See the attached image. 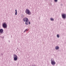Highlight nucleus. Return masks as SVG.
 Masks as SVG:
<instances>
[{
	"mask_svg": "<svg viewBox=\"0 0 66 66\" xmlns=\"http://www.w3.org/2000/svg\"><path fill=\"white\" fill-rule=\"evenodd\" d=\"M23 21L26 22L25 23L26 25H28V24H29V23L28 22L29 19H28V18H25L23 19Z\"/></svg>",
	"mask_w": 66,
	"mask_h": 66,
	"instance_id": "1",
	"label": "nucleus"
},
{
	"mask_svg": "<svg viewBox=\"0 0 66 66\" xmlns=\"http://www.w3.org/2000/svg\"><path fill=\"white\" fill-rule=\"evenodd\" d=\"M25 13L28 15H31V11L28 9H26L25 11Z\"/></svg>",
	"mask_w": 66,
	"mask_h": 66,
	"instance_id": "2",
	"label": "nucleus"
},
{
	"mask_svg": "<svg viewBox=\"0 0 66 66\" xmlns=\"http://www.w3.org/2000/svg\"><path fill=\"white\" fill-rule=\"evenodd\" d=\"M13 58L14 61H16L17 60V58H18V57L16 55H14Z\"/></svg>",
	"mask_w": 66,
	"mask_h": 66,
	"instance_id": "3",
	"label": "nucleus"
},
{
	"mask_svg": "<svg viewBox=\"0 0 66 66\" xmlns=\"http://www.w3.org/2000/svg\"><path fill=\"white\" fill-rule=\"evenodd\" d=\"M3 27V28H6V27H7V26H6V24L5 23H4L2 24Z\"/></svg>",
	"mask_w": 66,
	"mask_h": 66,
	"instance_id": "4",
	"label": "nucleus"
},
{
	"mask_svg": "<svg viewBox=\"0 0 66 66\" xmlns=\"http://www.w3.org/2000/svg\"><path fill=\"white\" fill-rule=\"evenodd\" d=\"M51 63L52 65H55V62H54V60H52L51 62Z\"/></svg>",
	"mask_w": 66,
	"mask_h": 66,
	"instance_id": "5",
	"label": "nucleus"
},
{
	"mask_svg": "<svg viewBox=\"0 0 66 66\" xmlns=\"http://www.w3.org/2000/svg\"><path fill=\"white\" fill-rule=\"evenodd\" d=\"M62 16L63 18L65 19L66 18V14H62Z\"/></svg>",
	"mask_w": 66,
	"mask_h": 66,
	"instance_id": "6",
	"label": "nucleus"
},
{
	"mask_svg": "<svg viewBox=\"0 0 66 66\" xmlns=\"http://www.w3.org/2000/svg\"><path fill=\"white\" fill-rule=\"evenodd\" d=\"M1 33L3 34V30L2 29H0V34Z\"/></svg>",
	"mask_w": 66,
	"mask_h": 66,
	"instance_id": "7",
	"label": "nucleus"
},
{
	"mask_svg": "<svg viewBox=\"0 0 66 66\" xmlns=\"http://www.w3.org/2000/svg\"><path fill=\"white\" fill-rule=\"evenodd\" d=\"M15 15H17V10H15Z\"/></svg>",
	"mask_w": 66,
	"mask_h": 66,
	"instance_id": "8",
	"label": "nucleus"
},
{
	"mask_svg": "<svg viewBox=\"0 0 66 66\" xmlns=\"http://www.w3.org/2000/svg\"><path fill=\"white\" fill-rule=\"evenodd\" d=\"M59 46H57L55 47V49L56 50H57V49H59Z\"/></svg>",
	"mask_w": 66,
	"mask_h": 66,
	"instance_id": "9",
	"label": "nucleus"
},
{
	"mask_svg": "<svg viewBox=\"0 0 66 66\" xmlns=\"http://www.w3.org/2000/svg\"><path fill=\"white\" fill-rule=\"evenodd\" d=\"M52 21H53L54 20V19L52 18H51L50 19Z\"/></svg>",
	"mask_w": 66,
	"mask_h": 66,
	"instance_id": "10",
	"label": "nucleus"
},
{
	"mask_svg": "<svg viewBox=\"0 0 66 66\" xmlns=\"http://www.w3.org/2000/svg\"><path fill=\"white\" fill-rule=\"evenodd\" d=\"M57 37H58V38L59 37V35H57Z\"/></svg>",
	"mask_w": 66,
	"mask_h": 66,
	"instance_id": "11",
	"label": "nucleus"
},
{
	"mask_svg": "<svg viewBox=\"0 0 66 66\" xmlns=\"http://www.w3.org/2000/svg\"><path fill=\"white\" fill-rule=\"evenodd\" d=\"M27 30H28V29H26L25 31H24V32H26V31H27Z\"/></svg>",
	"mask_w": 66,
	"mask_h": 66,
	"instance_id": "12",
	"label": "nucleus"
},
{
	"mask_svg": "<svg viewBox=\"0 0 66 66\" xmlns=\"http://www.w3.org/2000/svg\"><path fill=\"white\" fill-rule=\"evenodd\" d=\"M54 1L55 2H57V0H54Z\"/></svg>",
	"mask_w": 66,
	"mask_h": 66,
	"instance_id": "13",
	"label": "nucleus"
},
{
	"mask_svg": "<svg viewBox=\"0 0 66 66\" xmlns=\"http://www.w3.org/2000/svg\"><path fill=\"white\" fill-rule=\"evenodd\" d=\"M29 24H30V22L29 21Z\"/></svg>",
	"mask_w": 66,
	"mask_h": 66,
	"instance_id": "14",
	"label": "nucleus"
}]
</instances>
